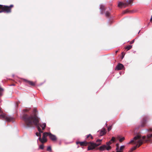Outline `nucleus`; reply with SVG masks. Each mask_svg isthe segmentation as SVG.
<instances>
[{"instance_id":"1","label":"nucleus","mask_w":152,"mask_h":152,"mask_svg":"<svg viewBox=\"0 0 152 152\" xmlns=\"http://www.w3.org/2000/svg\"><path fill=\"white\" fill-rule=\"evenodd\" d=\"M36 111V110H34V114L29 115L26 113L28 111L27 110H23L24 113L23 114L22 118L28 127L30 126L33 125H34L37 127L39 132L42 133V132L41 131L39 125H42V126H44V125H43V124H39L38 118L37 117L35 113Z\"/></svg>"},{"instance_id":"2","label":"nucleus","mask_w":152,"mask_h":152,"mask_svg":"<svg viewBox=\"0 0 152 152\" xmlns=\"http://www.w3.org/2000/svg\"><path fill=\"white\" fill-rule=\"evenodd\" d=\"M131 143L136 145L135 146L131 148L132 151H133L135 150L137 148L140 147L143 143V141L141 139V136L137 135L135 136L133 139L131 140L129 142L127 143V144H129Z\"/></svg>"},{"instance_id":"3","label":"nucleus","mask_w":152,"mask_h":152,"mask_svg":"<svg viewBox=\"0 0 152 152\" xmlns=\"http://www.w3.org/2000/svg\"><path fill=\"white\" fill-rule=\"evenodd\" d=\"M12 5H11L10 6H4L0 5V13L5 12L7 13L10 12H11L10 7H13Z\"/></svg>"},{"instance_id":"4","label":"nucleus","mask_w":152,"mask_h":152,"mask_svg":"<svg viewBox=\"0 0 152 152\" xmlns=\"http://www.w3.org/2000/svg\"><path fill=\"white\" fill-rule=\"evenodd\" d=\"M99 144H96V143L90 142L88 143V150H92L94 149L96 147L99 145Z\"/></svg>"},{"instance_id":"5","label":"nucleus","mask_w":152,"mask_h":152,"mask_svg":"<svg viewBox=\"0 0 152 152\" xmlns=\"http://www.w3.org/2000/svg\"><path fill=\"white\" fill-rule=\"evenodd\" d=\"M0 118L5 120L7 121H10L13 119V117L4 113L0 115Z\"/></svg>"},{"instance_id":"6","label":"nucleus","mask_w":152,"mask_h":152,"mask_svg":"<svg viewBox=\"0 0 152 152\" xmlns=\"http://www.w3.org/2000/svg\"><path fill=\"white\" fill-rule=\"evenodd\" d=\"M150 138H152V134H147L146 137L145 136H142V138L141 137V139H142L143 142L145 141V142H151L152 140L150 139Z\"/></svg>"},{"instance_id":"7","label":"nucleus","mask_w":152,"mask_h":152,"mask_svg":"<svg viewBox=\"0 0 152 152\" xmlns=\"http://www.w3.org/2000/svg\"><path fill=\"white\" fill-rule=\"evenodd\" d=\"M127 5L126 2H123L119 1L118 3V7H127Z\"/></svg>"},{"instance_id":"8","label":"nucleus","mask_w":152,"mask_h":152,"mask_svg":"<svg viewBox=\"0 0 152 152\" xmlns=\"http://www.w3.org/2000/svg\"><path fill=\"white\" fill-rule=\"evenodd\" d=\"M99 133V136H102L104 134L106 133V131L104 129H102L100 130H99L97 132Z\"/></svg>"},{"instance_id":"9","label":"nucleus","mask_w":152,"mask_h":152,"mask_svg":"<svg viewBox=\"0 0 152 152\" xmlns=\"http://www.w3.org/2000/svg\"><path fill=\"white\" fill-rule=\"evenodd\" d=\"M49 137L50 139L52 141H56L57 140L56 136L54 135L53 134L50 133H49Z\"/></svg>"},{"instance_id":"10","label":"nucleus","mask_w":152,"mask_h":152,"mask_svg":"<svg viewBox=\"0 0 152 152\" xmlns=\"http://www.w3.org/2000/svg\"><path fill=\"white\" fill-rule=\"evenodd\" d=\"M124 67V65L121 64H119L116 66L115 69L120 70L122 69Z\"/></svg>"},{"instance_id":"11","label":"nucleus","mask_w":152,"mask_h":152,"mask_svg":"<svg viewBox=\"0 0 152 152\" xmlns=\"http://www.w3.org/2000/svg\"><path fill=\"white\" fill-rule=\"evenodd\" d=\"M38 139L42 143L45 142L47 140L46 137L44 136H42V139H41L40 137V136Z\"/></svg>"},{"instance_id":"12","label":"nucleus","mask_w":152,"mask_h":152,"mask_svg":"<svg viewBox=\"0 0 152 152\" xmlns=\"http://www.w3.org/2000/svg\"><path fill=\"white\" fill-rule=\"evenodd\" d=\"M100 13L101 14H102L103 13V11L105 10V9L104 7V6L102 4H100Z\"/></svg>"},{"instance_id":"13","label":"nucleus","mask_w":152,"mask_h":152,"mask_svg":"<svg viewBox=\"0 0 152 152\" xmlns=\"http://www.w3.org/2000/svg\"><path fill=\"white\" fill-rule=\"evenodd\" d=\"M106 145H104L100 146L98 149L100 151H105L106 150Z\"/></svg>"},{"instance_id":"14","label":"nucleus","mask_w":152,"mask_h":152,"mask_svg":"<svg viewBox=\"0 0 152 152\" xmlns=\"http://www.w3.org/2000/svg\"><path fill=\"white\" fill-rule=\"evenodd\" d=\"M88 142H86V141H84L83 142H81L80 143V145L81 146H86L88 144Z\"/></svg>"},{"instance_id":"15","label":"nucleus","mask_w":152,"mask_h":152,"mask_svg":"<svg viewBox=\"0 0 152 152\" xmlns=\"http://www.w3.org/2000/svg\"><path fill=\"white\" fill-rule=\"evenodd\" d=\"M133 0H127L126 1V3L128 6L129 4H131L133 1Z\"/></svg>"},{"instance_id":"16","label":"nucleus","mask_w":152,"mask_h":152,"mask_svg":"<svg viewBox=\"0 0 152 152\" xmlns=\"http://www.w3.org/2000/svg\"><path fill=\"white\" fill-rule=\"evenodd\" d=\"M50 132H45L43 134V136L45 137H46L48 136H49V133Z\"/></svg>"},{"instance_id":"17","label":"nucleus","mask_w":152,"mask_h":152,"mask_svg":"<svg viewBox=\"0 0 152 152\" xmlns=\"http://www.w3.org/2000/svg\"><path fill=\"white\" fill-rule=\"evenodd\" d=\"M102 140H101V139H98L96 141V142L97 143H96V144H99V145H100L101 144V142L102 141Z\"/></svg>"},{"instance_id":"18","label":"nucleus","mask_w":152,"mask_h":152,"mask_svg":"<svg viewBox=\"0 0 152 152\" xmlns=\"http://www.w3.org/2000/svg\"><path fill=\"white\" fill-rule=\"evenodd\" d=\"M132 47V45H129L127 46L125 48V49H126L127 50H130L131 49Z\"/></svg>"},{"instance_id":"19","label":"nucleus","mask_w":152,"mask_h":152,"mask_svg":"<svg viewBox=\"0 0 152 152\" xmlns=\"http://www.w3.org/2000/svg\"><path fill=\"white\" fill-rule=\"evenodd\" d=\"M125 148V145H122L121 146L120 149H119V151H121L122 152V151H123V149Z\"/></svg>"},{"instance_id":"20","label":"nucleus","mask_w":152,"mask_h":152,"mask_svg":"<svg viewBox=\"0 0 152 152\" xmlns=\"http://www.w3.org/2000/svg\"><path fill=\"white\" fill-rule=\"evenodd\" d=\"M27 82L30 85L33 86L35 85V83L32 81H27Z\"/></svg>"},{"instance_id":"21","label":"nucleus","mask_w":152,"mask_h":152,"mask_svg":"<svg viewBox=\"0 0 152 152\" xmlns=\"http://www.w3.org/2000/svg\"><path fill=\"white\" fill-rule=\"evenodd\" d=\"M116 148L115 150L116 151H119V145L118 143H117L116 144Z\"/></svg>"},{"instance_id":"22","label":"nucleus","mask_w":152,"mask_h":152,"mask_svg":"<svg viewBox=\"0 0 152 152\" xmlns=\"http://www.w3.org/2000/svg\"><path fill=\"white\" fill-rule=\"evenodd\" d=\"M111 148V147L110 146H107L106 145V150L107 151H109V150H110Z\"/></svg>"},{"instance_id":"23","label":"nucleus","mask_w":152,"mask_h":152,"mask_svg":"<svg viewBox=\"0 0 152 152\" xmlns=\"http://www.w3.org/2000/svg\"><path fill=\"white\" fill-rule=\"evenodd\" d=\"M43 125L44 126H42V125H40V126L42 128V130H43L45 129V127L46 126V124L45 123L43 124Z\"/></svg>"},{"instance_id":"24","label":"nucleus","mask_w":152,"mask_h":152,"mask_svg":"<svg viewBox=\"0 0 152 152\" xmlns=\"http://www.w3.org/2000/svg\"><path fill=\"white\" fill-rule=\"evenodd\" d=\"M125 137H123L121 138H120L119 140V141L120 142H122L123 140H125Z\"/></svg>"},{"instance_id":"25","label":"nucleus","mask_w":152,"mask_h":152,"mask_svg":"<svg viewBox=\"0 0 152 152\" xmlns=\"http://www.w3.org/2000/svg\"><path fill=\"white\" fill-rule=\"evenodd\" d=\"M112 143L111 141H110L109 142H107L106 143V145L107 146H110V145H111Z\"/></svg>"},{"instance_id":"26","label":"nucleus","mask_w":152,"mask_h":152,"mask_svg":"<svg viewBox=\"0 0 152 152\" xmlns=\"http://www.w3.org/2000/svg\"><path fill=\"white\" fill-rule=\"evenodd\" d=\"M3 91V89L0 87V96H1L2 95V93Z\"/></svg>"},{"instance_id":"27","label":"nucleus","mask_w":152,"mask_h":152,"mask_svg":"<svg viewBox=\"0 0 152 152\" xmlns=\"http://www.w3.org/2000/svg\"><path fill=\"white\" fill-rule=\"evenodd\" d=\"M39 148L40 149H43L44 148V145L43 144L40 145L39 146Z\"/></svg>"},{"instance_id":"28","label":"nucleus","mask_w":152,"mask_h":152,"mask_svg":"<svg viewBox=\"0 0 152 152\" xmlns=\"http://www.w3.org/2000/svg\"><path fill=\"white\" fill-rule=\"evenodd\" d=\"M47 150L48 151H51V148L50 146H48L47 148Z\"/></svg>"},{"instance_id":"29","label":"nucleus","mask_w":152,"mask_h":152,"mask_svg":"<svg viewBox=\"0 0 152 152\" xmlns=\"http://www.w3.org/2000/svg\"><path fill=\"white\" fill-rule=\"evenodd\" d=\"M91 137V139H93V137L92 136L91 134H89L87 135V136L86 138H88V137Z\"/></svg>"},{"instance_id":"30","label":"nucleus","mask_w":152,"mask_h":152,"mask_svg":"<svg viewBox=\"0 0 152 152\" xmlns=\"http://www.w3.org/2000/svg\"><path fill=\"white\" fill-rule=\"evenodd\" d=\"M105 16L107 17H108L109 16V12H107L105 14Z\"/></svg>"},{"instance_id":"31","label":"nucleus","mask_w":152,"mask_h":152,"mask_svg":"<svg viewBox=\"0 0 152 152\" xmlns=\"http://www.w3.org/2000/svg\"><path fill=\"white\" fill-rule=\"evenodd\" d=\"M110 141H111V142L113 141V142H114L115 141V137H113Z\"/></svg>"},{"instance_id":"32","label":"nucleus","mask_w":152,"mask_h":152,"mask_svg":"<svg viewBox=\"0 0 152 152\" xmlns=\"http://www.w3.org/2000/svg\"><path fill=\"white\" fill-rule=\"evenodd\" d=\"M146 132H150V131H152V129L151 128L149 129H146Z\"/></svg>"},{"instance_id":"33","label":"nucleus","mask_w":152,"mask_h":152,"mask_svg":"<svg viewBox=\"0 0 152 152\" xmlns=\"http://www.w3.org/2000/svg\"><path fill=\"white\" fill-rule=\"evenodd\" d=\"M111 129V127L110 126L108 128V131H110Z\"/></svg>"},{"instance_id":"34","label":"nucleus","mask_w":152,"mask_h":152,"mask_svg":"<svg viewBox=\"0 0 152 152\" xmlns=\"http://www.w3.org/2000/svg\"><path fill=\"white\" fill-rule=\"evenodd\" d=\"M134 40H132V41H131L130 42V44H132V43H133L134 42Z\"/></svg>"},{"instance_id":"35","label":"nucleus","mask_w":152,"mask_h":152,"mask_svg":"<svg viewBox=\"0 0 152 152\" xmlns=\"http://www.w3.org/2000/svg\"><path fill=\"white\" fill-rule=\"evenodd\" d=\"M80 142H79V141L77 142H76V144H80Z\"/></svg>"},{"instance_id":"36","label":"nucleus","mask_w":152,"mask_h":152,"mask_svg":"<svg viewBox=\"0 0 152 152\" xmlns=\"http://www.w3.org/2000/svg\"><path fill=\"white\" fill-rule=\"evenodd\" d=\"M150 21L152 22V16H151V18L150 19Z\"/></svg>"},{"instance_id":"37","label":"nucleus","mask_w":152,"mask_h":152,"mask_svg":"<svg viewBox=\"0 0 152 152\" xmlns=\"http://www.w3.org/2000/svg\"><path fill=\"white\" fill-rule=\"evenodd\" d=\"M15 85L14 84H12V85H10V86H14Z\"/></svg>"},{"instance_id":"38","label":"nucleus","mask_w":152,"mask_h":152,"mask_svg":"<svg viewBox=\"0 0 152 152\" xmlns=\"http://www.w3.org/2000/svg\"><path fill=\"white\" fill-rule=\"evenodd\" d=\"M117 52H118V51H116V53H117Z\"/></svg>"},{"instance_id":"39","label":"nucleus","mask_w":152,"mask_h":152,"mask_svg":"<svg viewBox=\"0 0 152 152\" xmlns=\"http://www.w3.org/2000/svg\"><path fill=\"white\" fill-rule=\"evenodd\" d=\"M36 134L37 135V136H38V135H37V133H36Z\"/></svg>"}]
</instances>
